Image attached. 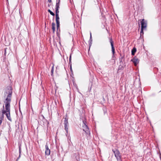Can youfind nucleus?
Listing matches in <instances>:
<instances>
[{
	"mask_svg": "<svg viewBox=\"0 0 161 161\" xmlns=\"http://www.w3.org/2000/svg\"><path fill=\"white\" fill-rule=\"evenodd\" d=\"M141 35L143 34V30L146 29L147 26V22L144 19L141 20Z\"/></svg>",
	"mask_w": 161,
	"mask_h": 161,
	"instance_id": "nucleus-1",
	"label": "nucleus"
},
{
	"mask_svg": "<svg viewBox=\"0 0 161 161\" xmlns=\"http://www.w3.org/2000/svg\"><path fill=\"white\" fill-rule=\"evenodd\" d=\"M83 130L87 135H89L90 134V132L89 129L86 124V122L83 121V124L82 125Z\"/></svg>",
	"mask_w": 161,
	"mask_h": 161,
	"instance_id": "nucleus-2",
	"label": "nucleus"
},
{
	"mask_svg": "<svg viewBox=\"0 0 161 161\" xmlns=\"http://www.w3.org/2000/svg\"><path fill=\"white\" fill-rule=\"evenodd\" d=\"M114 153V154L115 157H116L118 161L120 160L121 159V156L120 155V153L118 150L114 151L113 150Z\"/></svg>",
	"mask_w": 161,
	"mask_h": 161,
	"instance_id": "nucleus-3",
	"label": "nucleus"
},
{
	"mask_svg": "<svg viewBox=\"0 0 161 161\" xmlns=\"http://www.w3.org/2000/svg\"><path fill=\"white\" fill-rule=\"evenodd\" d=\"M131 61L133 62L135 66H136L139 62V60L136 58H134Z\"/></svg>",
	"mask_w": 161,
	"mask_h": 161,
	"instance_id": "nucleus-4",
	"label": "nucleus"
},
{
	"mask_svg": "<svg viewBox=\"0 0 161 161\" xmlns=\"http://www.w3.org/2000/svg\"><path fill=\"white\" fill-rule=\"evenodd\" d=\"M110 42L111 43V46L112 47V53H113V54H114V53H115V51H114L115 49H114V47L113 42V41L112 38H110Z\"/></svg>",
	"mask_w": 161,
	"mask_h": 161,
	"instance_id": "nucleus-5",
	"label": "nucleus"
},
{
	"mask_svg": "<svg viewBox=\"0 0 161 161\" xmlns=\"http://www.w3.org/2000/svg\"><path fill=\"white\" fill-rule=\"evenodd\" d=\"M68 121L67 120L65 119L64 121V127L65 129L66 130L67 133H68Z\"/></svg>",
	"mask_w": 161,
	"mask_h": 161,
	"instance_id": "nucleus-6",
	"label": "nucleus"
},
{
	"mask_svg": "<svg viewBox=\"0 0 161 161\" xmlns=\"http://www.w3.org/2000/svg\"><path fill=\"white\" fill-rule=\"evenodd\" d=\"M46 147V151H45V154L46 155H49L50 154V150L49 149L48 146L46 145L45 146Z\"/></svg>",
	"mask_w": 161,
	"mask_h": 161,
	"instance_id": "nucleus-7",
	"label": "nucleus"
},
{
	"mask_svg": "<svg viewBox=\"0 0 161 161\" xmlns=\"http://www.w3.org/2000/svg\"><path fill=\"white\" fill-rule=\"evenodd\" d=\"M55 24L53 22L52 23V29L53 30V33L55 31Z\"/></svg>",
	"mask_w": 161,
	"mask_h": 161,
	"instance_id": "nucleus-8",
	"label": "nucleus"
},
{
	"mask_svg": "<svg viewBox=\"0 0 161 161\" xmlns=\"http://www.w3.org/2000/svg\"><path fill=\"white\" fill-rule=\"evenodd\" d=\"M56 23H58V22H59V16L57 14H56Z\"/></svg>",
	"mask_w": 161,
	"mask_h": 161,
	"instance_id": "nucleus-9",
	"label": "nucleus"
},
{
	"mask_svg": "<svg viewBox=\"0 0 161 161\" xmlns=\"http://www.w3.org/2000/svg\"><path fill=\"white\" fill-rule=\"evenodd\" d=\"M136 51V49L135 48H133L131 51V54L133 55H134Z\"/></svg>",
	"mask_w": 161,
	"mask_h": 161,
	"instance_id": "nucleus-10",
	"label": "nucleus"
},
{
	"mask_svg": "<svg viewBox=\"0 0 161 161\" xmlns=\"http://www.w3.org/2000/svg\"><path fill=\"white\" fill-rule=\"evenodd\" d=\"M54 65H53L52 67V69L51 70V74L52 75L53 74V70H54Z\"/></svg>",
	"mask_w": 161,
	"mask_h": 161,
	"instance_id": "nucleus-11",
	"label": "nucleus"
},
{
	"mask_svg": "<svg viewBox=\"0 0 161 161\" xmlns=\"http://www.w3.org/2000/svg\"><path fill=\"white\" fill-rule=\"evenodd\" d=\"M48 12L50 13V14L53 16L54 15V13L51 11L50 9H48Z\"/></svg>",
	"mask_w": 161,
	"mask_h": 161,
	"instance_id": "nucleus-12",
	"label": "nucleus"
},
{
	"mask_svg": "<svg viewBox=\"0 0 161 161\" xmlns=\"http://www.w3.org/2000/svg\"><path fill=\"white\" fill-rule=\"evenodd\" d=\"M59 11H58V9L57 8H56V14H57L58 15Z\"/></svg>",
	"mask_w": 161,
	"mask_h": 161,
	"instance_id": "nucleus-13",
	"label": "nucleus"
},
{
	"mask_svg": "<svg viewBox=\"0 0 161 161\" xmlns=\"http://www.w3.org/2000/svg\"><path fill=\"white\" fill-rule=\"evenodd\" d=\"M56 8H57L58 9L59 8V3H57L56 5Z\"/></svg>",
	"mask_w": 161,
	"mask_h": 161,
	"instance_id": "nucleus-14",
	"label": "nucleus"
},
{
	"mask_svg": "<svg viewBox=\"0 0 161 161\" xmlns=\"http://www.w3.org/2000/svg\"><path fill=\"white\" fill-rule=\"evenodd\" d=\"M57 29H58V28L59 26V22H58V23H57Z\"/></svg>",
	"mask_w": 161,
	"mask_h": 161,
	"instance_id": "nucleus-15",
	"label": "nucleus"
},
{
	"mask_svg": "<svg viewBox=\"0 0 161 161\" xmlns=\"http://www.w3.org/2000/svg\"><path fill=\"white\" fill-rule=\"evenodd\" d=\"M71 54L70 55L69 58V62H70L71 61Z\"/></svg>",
	"mask_w": 161,
	"mask_h": 161,
	"instance_id": "nucleus-16",
	"label": "nucleus"
},
{
	"mask_svg": "<svg viewBox=\"0 0 161 161\" xmlns=\"http://www.w3.org/2000/svg\"><path fill=\"white\" fill-rule=\"evenodd\" d=\"M51 0H48V2H49L50 3L51 2Z\"/></svg>",
	"mask_w": 161,
	"mask_h": 161,
	"instance_id": "nucleus-17",
	"label": "nucleus"
},
{
	"mask_svg": "<svg viewBox=\"0 0 161 161\" xmlns=\"http://www.w3.org/2000/svg\"><path fill=\"white\" fill-rule=\"evenodd\" d=\"M92 38L91 33H90V38Z\"/></svg>",
	"mask_w": 161,
	"mask_h": 161,
	"instance_id": "nucleus-18",
	"label": "nucleus"
}]
</instances>
